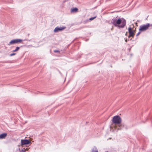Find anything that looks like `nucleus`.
Here are the masks:
<instances>
[{
  "label": "nucleus",
  "instance_id": "obj_1",
  "mask_svg": "<svg viewBox=\"0 0 152 152\" xmlns=\"http://www.w3.org/2000/svg\"><path fill=\"white\" fill-rule=\"evenodd\" d=\"M126 20L122 18H114L111 20V23L116 27L119 28H124L126 25Z\"/></svg>",
  "mask_w": 152,
  "mask_h": 152
},
{
  "label": "nucleus",
  "instance_id": "obj_2",
  "mask_svg": "<svg viewBox=\"0 0 152 152\" xmlns=\"http://www.w3.org/2000/svg\"><path fill=\"white\" fill-rule=\"evenodd\" d=\"M121 118L119 116L117 115L113 117L112 122L113 124L119 125L121 124Z\"/></svg>",
  "mask_w": 152,
  "mask_h": 152
},
{
  "label": "nucleus",
  "instance_id": "obj_3",
  "mask_svg": "<svg viewBox=\"0 0 152 152\" xmlns=\"http://www.w3.org/2000/svg\"><path fill=\"white\" fill-rule=\"evenodd\" d=\"M134 26L133 25V28L131 27H129L128 28V30L129 34V37H132V38L134 37L135 35V33L136 32L135 30L134 29Z\"/></svg>",
  "mask_w": 152,
  "mask_h": 152
},
{
  "label": "nucleus",
  "instance_id": "obj_4",
  "mask_svg": "<svg viewBox=\"0 0 152 152\" xmlns=\"http://www.w3.org/2000/svg\"><path fill=\"white\" fill-rule=\"evenodd\" d=\"M23 40L21 39H13L8 44L9 45H12L14 44H18L20 43H22Z\"/></svg>",
  "mask_w": 152,
  "mask_h": 152
},
{
  "label": "nucleus",
  "instance_id": "obj_5",
  "mask_svg": "<svg viewBox=\"0 0 152 152\" xmlns=\"http://www.w3.org/2000/svg\"><path fill=\"white\" fill-rule=\"evenodd\" d=\"M150 26L149 23H147L146 25L141 26L140 27L139 31L142 32L145 31L148 29Z\"/></svg>",
  "mask_w": 152,
  "mask_h": 152
},
{
  "label": "nucleus",
  "instance_id": "obj_6",
  "mask_svg": "<svg viewBox=\"0 0 152 152\" xmlns=\"http://www.w3.org/2000/svg\"><path fill=\"white\" fill-rule=\"evenodd\" d=\"M31 141L28 139H22L21 140V143L22 145H28L31 143Z\"/></svg>",
  "mask_w": 152,
  "mask_h": 152
},
{
  "label": "nucleus",
  "instance_id": "obj_7",
  "mask_svg": "<svg viewBox=\"0 0 152 152\" xmlns=\"http://www.w3.org/2000/svg\"><path fill=\"white\" fill-rule=\"evenodd\" d=\"M66 28L65 27H62L59 28L58 27H56L54 29V32H57L59 31H61L64 30Z\"/></svg>",
  "mask_w": 152,
  "mask_h": 152
},
{
  "label": "nucleus",
  "instance_id": "obj_8",
  "mask_svg": "<svg viewBox=\"0 0 152 152\" xmlns=\"http://www.w3.org/2000/svg\"><path fill=\"white\" fill-rule=\"evenodd\" d=\"M7 136V133H3L0 134V139L5 138Z\"/></svg>",
  "mask_w": 152,
  "mask_h": 152
},
{
  "label": "nucleus",
  "instance_id": "obj_9",
  "mask_svg": "<svg viewBox=\"0 0 152 152\" xmlns=\"http://www.w3.org/2000/svg\"><path fill=\"white\" fill-rule=\"evenodd\" d=\"M92 152H98L97 148L94 147L93 149H92Z\"/></svg>",
  "mask_w": 152,
  "mask_h": 152
},
{
  "label": "nucleus",
  "instance_id": "obj_10",
  "mask_svg": "<svg viewBox=\"0 0 152 152\" xmlns=\"http://www.w3.org/2000/svg\"><path fill=\"white\" fill-rule=\"evenodd\" d=\"M78 11V9L76 8H73L71 10V11L73 12H76Z\"/></svg>",
  "mask_w": 152,
  "mask_h": 152
},
{
  "label": "nucleus",
  "instance_id": "obj_11",
  "mask_svg": "<svg viewBox=\"0 0 152 152\" xmlns=\"http://www.w3.org/2000/svg\"><path fill=\"white\" fill-rule=\"evenodd\" d=\"M125 126V124H124V123H121V124H120V126H119L121 127V128L120 129L118 128V129H121V128L124 127Z\"/></svg>",
  "mask_w": 152,
  "mask_h": 152
},
{
  "label": "nucleus",
  "instance_id": "obj_12",
  "mask_svg": "<svg viewBox=\"0 0 152 152\" xmlns=\"http://www.w3.org/2000/svg\"><path fill=\"white\" fill-rule=\"evenodd\" d=\"M20 49V48L19 47H16V49L14 50V51L15 52L17 51L18 50Z\"/></svg>",
  "mask_w": 152,
  "mask_h": 152
},
{
  "label": "nucleus",
  "instance_id": "obj_13",
  "mask_svg": "<svg viewBox=\"0 0 152 152\" xmlns=\"http://www.w3.org/2000/svg\"><path fill=\"white\" fill-rule=\"evenodd\" d=\"M96 16H95L93 18H91L89 19V20H92L95 19L96 18Z\"/></svg>",
  "mask_w": 152,
  "mask_h": 152
},
{
  "label": "nucleus",
  "instance_id": "obj_14",
  "mask_svg": "<svg viewBox=\"0 0 152 152\" xmlns=\"http://www.w3.org/2000/svg\"><path fill=\"white\" fill-rule=\"evenodd\" d=\"M20 152H26L24 150V149H22Z\"/></svg>",
  "mask_w": 152,
  "mask_h": 152
},
{
  "label": "nucleus",
  "instance_id": "obj_15",
  "mask_svg": "<svg viewBox=\"0 0 152 152\" xmlns=\"http://www.w3.org/2000/svg\"><path fill=\"white\" fill-rule=\"evenodd\" d=\"M57 71H58V72H59V73L61 75H62V73H61L60 72V71L58 69H57Z\"/></svg>",
  "mask_w": 152,
  "mask_h": 152
},
{
  "label": "nucleus",
  "instance_id": "obj_16",
  "mask_svg": "<svg viewBox=\"0 0 152 152\" xmlns=\"http://www.w3.org/2000/svg\"><path fill=\"white\" fill-rule=\"evenodd\" d=\"M141 32V31H139V32L137 33V34L136 36H138V35H139L140 34V32Z\"/></svg>",
  "mask_w": 152,
  "mask_h": 152
},
{
  "label": "nucleus",
  "instance_id": "obj_17",
  "mask_svg": "<svg viewBox=\"0 0 152 152\" xmlns=\"http://www.w3.org/2000/svg\"><path fill=\"white\" fill-rule=\"evenodd\" d=\"M54 52H55V53H56V52H59V51L58 50H54Z\"/></svg>",
  "mask_w": 152,
  "mask_h": 152
},
{
  "label": "nucleus",
  "instance_id": "obj_18",
  "mask_svg": "<svg viewBox=\"0 0 152 152\" xmlns=\"http://www.w3.org/2000/svg\"><path fill=\"white\" fill-rule=\"evenodd\" d=\"M15 54V53H12V54H11L10 55V56H13V55H14Z\"/></svg>",
  "mask_w": 152,
  "mask_h": 152
},
{
  "label": "nucleus",
  "instance_id": "obj_19",
  "mask_svg": "<svg viewBox=\"0 0 152 152\" xmlns=\"http://www.w3.org/2000/svg\"><path fill=\"white\" fill-rule=\"evenodd\" d=\"M125 41H126V42H127V39H126V40H125Z\"/></svg>",
  "mask_w": 152,
  "mask_h": 152
},
{
  "label": "nucleus",
  "instance_id": "obj_20",
  "mask_svg": "<svg viewBox=\"0 0 152 152\" xmlns=\"http://www.w3.org/2000/svg\"><path fill=\"white\" fill-rule=\"evenodd\" d=\"M143 123H145V122L144 121H143Z\"/></svg>",
  "mask_w": 152,
  "mask_h": 152
},
{
  "label": "nucleus",
  "instance_id": "obj_21",
  "mask_svg": "<svg viewBox=\"0 0 152 152\" xmlns=\"http://www.w3.org/2000/svg\"><path fill=\"white\" fill-rule=\"evenodd\" d=\"M107 152H108V151H107Z\"/></svg>",
  "mask_w": 152,
  "mask_h": 152
}]
</instances>
